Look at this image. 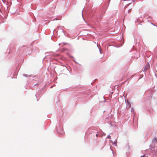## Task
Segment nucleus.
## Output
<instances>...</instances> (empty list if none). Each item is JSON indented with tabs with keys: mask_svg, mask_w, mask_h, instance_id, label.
Returning <instances> with one entry per match:
<instances>
[{
	"mask_svg": "<svg viewBox=\"0 0 157 157\" xmlns=\"http://www.w3.org/2000/svg\"><path fill=\"white\" fill-rule=\"evenodd\" d=\"M153 141L154 142H155L157 143V140L156 139V138H154L153 140Z\"/></svg>",
	"mask_w": 157,
	"mask_h": 157,
	"instance_id": "1",
	"label": "nucleus"
},
{
	"mask_svg": "<svg viewBox=\"0 0 157 157\" xmlns=\"http://www.w3.org/2000/svg\"><path fill=\"white\" fill-rule=\"evenodd\" d=\"M149 67V65H148L147 66H146L145 67V69H146V70Z\"/></svg>",
	"mask_w": 157,
	"mask_h": 157,
	"instance_id": "2",
	"label": "nucleus"
},
{
	"mask_svg": "<svg viewBox=\"0 0 157 157\" xmlns=\"http://www.w3.org/2000/svg\"><path fill=\"white\" fill-rule=\"evenodd\" d=\"M131 10H132L131 9H129L128 10V13H130V12L131 11Z\"/></svg>",
	"mask_w": 157,
	"mask_h": 157,
	"instance_id": "3",
	"label": "nucleus"
},
{
	"mask_svg": "<svg viewBox=\"0 0 157 157\" xmlns=\"http://www.w3.org/2000/svg\"><path fill=\"white\" fill-rule=\"evenodd\" d=\"M59 129H62V130H63V128H59Z\"/></svg>",
	"mask_w": 157,
	"mask_h": 157,
	"instance_id": "4",
	"label": "nucleus"
},
{
	"mask_svg": "<svg viewBox=\"0 0 157 157\" xmlns=\"http://www.w3.org/2000/svg\"><path fill=\"white\" fill-rule=\"evenodd\" d=\"M141 157H144V156H141Z\"/></svg>",
	"mask_w": 157,
	"mask_h": 157,
	"instance_id": "5",
	"label": "nucleus"
}]
</instances>
